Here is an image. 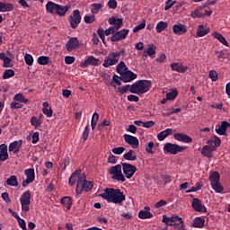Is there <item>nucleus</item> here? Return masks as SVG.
Instances as JSON below:
<instances>
[{
	"label": "nucleus",
	"mask_w": 230,
	"mask_h": 230,
	"mask_svg": "<svg viewBox=\"0 0 230 230\" xmlns=\"http://www.w3.org/2000/svg\"><path fill=\"white\" fill-rule=\"evenodd\" d=\"M187 149L185 146H180L172 143H166L164 146V154L176 155L177 154L183 153Z\"/></svg>",
	"instance_id": "nucleus-6"
},
{
	"label": "nucleus",
	"mask_w": 230,
	"mask_h": 230,
	"mask_svg": "<svg viewBox=\"0 0 230 230\" xmlns=\"http://www.w3.org/2000/svg\"><path fill=\"white\" fill-rule=\"evenodd\" d=\"M130 89H131V85L130 84H126L124 86L118 87V92L121 95H123V94H126V93H128V90L130 91Z\"/></svg>",
	"instance_id": "nucleus-51"
},
{
	"label": "nucleus",
	"mask_w": 230,
	"mask_h": 230,
	"mask_svg": "<svg viewBox=\"0 0 230 230\" xmlns=\"http://www.w3.org/2000/svg\"><path fill=\"white\" fill-rule=\"evenodd\" d=\"M217 148L215 146H204L201 149V155L208 157L212 158L213 157V151H216Z\"/></svg>",
	"instance_id": "nucleus-24"
},
{
	"label": "nucleus",
	"mask_w": 230,
	"mask_h": 230,
	"mask_svg": "<svg viewBox=\"0 0 230 230\" xmlns=\"http://www.w3.org/2000/svg\"><path fill=\"white\" fill-rule=\"evenodd\" d=\"M24 173L27 176V179L22 181V186L27 187L29 184L32 183L35 180V169L34 168L25 169Z\"/></svg>",
	"instance_id": "nucleus-12"
},
{
	"label": "nucleus",
	"mask_w": 230,
	"mask_h": 230,
	"mask_svg": "<svg viewBox=\"0 0 230 230\" xmlns=\"http://www.w3.org/2000/svg\"><path fill=\"white\" fill-rule=\"evenodd\" d=\"M68 21L72 30H75L79 26V24L82 22V15L79 9H75V11H73Z\"/></svg>",
	"instance_id": "nucleus-10"
},
{
	"label": "nucleus",
	"mask_w": 230,
	"mask_h": 230,
	"mask_svg": "<svg viewBox=\"0 0 230 230\" xmlns=\"http://www.w3.org/2000/svg\"><path fill=\"white\" fill-rule=\"evenodd\" d=\"M38 63L40 66H48V64H49V58L47 56H40L38 58Z\"/></svg>",
	"instance_id": "nucleus-47"
},
{
	"label": "nucleus",
	"mask_w": 230,
	"mask_h": 230,
	"mask_svg": "<svg viewBox=\"0 0 230 230\" xmlns=\"http://www.w3.org/2000/svg\"><path fill=\"white\" fill-rule=\"evenodd\" d=\"M79 173H80V172L75 171V172L71 174V176H70V178H69V180H68V184H69L70 186H75V185L76 180H79V177L81 176V174H79Z\"/></svg>",
	"instance_id": "nucleus-36"
},
{
	"label": "nucleus",
	"mask_w": 230,
	"mask_h": 230,
	"mask_svg": "<svg viewBox=\"0 0 230 230\" xmlns=\"http://www.w3.org/2000/svg\"><path fill=\"white\" fill-rule=\"evenodd\" d=\"M166 96L168 100H173L178 96V91L172 90V92L168 93Z\"/></svg>",
	"instance_id": "nucleus-57"
},
{
	"label": "nucleus",
	"mask_w": 230,
	"mask_h": 230,
	"mask_svg": "<svg viewBox=\"0 0 230 230\" xmlns=\"http://www.w3.org/2000/svg\"><path fill=\"white\" fill-rule=\"evenodd\" d=\"M152 88L151 80H137L135 84L130 85L129 92L132 94L143 95L145 93H147Z\"/></svg>",
	"instance_id": "nucleus-2"
},
{
	"label": "nucleus",
	"mask_w": 230,
	"mask_h": 230,
	"mask_svg": "<svg viewBox=\"0 0 230 230\" xmlns=\"http://www.w3.org/2000/svg\"><path fill=\"white\" fill-rule=\"evenodd\" d=\"M19 144H20V140L10 143L8 146L9 153H13L14 150L18 147Z\"/></svg>",
	"instance_id": "nucleus-52"
},
{
	"label": "nucleus",
	"mask_w": 230,
	"mask_h": 230,
	"mask_svg": "<svg viewBox=\"0 0 230 230\" xmlns=\"http://www.w3.org/2000/svg\"><path fill=\"white\" fill-rule=\"evenodd\" d=\"M228 128H230V123L228 121H222L216 128V133L219 136H226Z\"/></svg>",
	"instance_id": "nucleus-20"
},
{
	"label": "nucleus",
	"mask_w": 230,
	"mask_h": 230,
	"mask_svg": "<svg viewBox=\"0 0 230 230\" xmlns=\"http://www.w3.org/2000/svg\"><path fill=\"white\" fill-rule=\"evenodd\" d=\"M20 204L22 206V211L29 212L30 205L31 204V191L30 190L22 193L20 197Z\"/></svg>",
	"instance_id": "nucleus-8"
},
{
	"label": "nucleus",
	"mask_w": 230,
	"mask_h": 230,
	"mask_svg": "<svg viewBox=\"0 0 230 230\" xmlns=\"http://www.w3.org/2000/svg\"><path fill=\"white\" fill-rule=\"evenodd\" d=\"M42 106V112L45 116H47V118H51L53 115V110L49 107V102H44Z\"/></svg>",
	"instance_id": "nucleus-31"
},
{
	"label": "nucleus",
	"mask_w": 230,
	"mask_h": 230,
	"mask_svg": "<svg viewBox=\"0 0 230 230\" xmlns=\"http://www.w3.org/2000/svg\"><path fill=\"white\" fill-rule=\"evenodd\" d=\"M23 105L21 104L19 102H11V109L12 110H21L22 109Z\"/></svg>",
	"instance_id": "nucleus-59"
},
{
	"label": "nucleus",
	"mask_w": 230,
	"mask_h": 230,
	"mask_svg": "<svg viewBox=\"0 0 230 230\" xmlns=\"http://www.w3.org/2000/svg\"><path fill=\"white\" fill-rule=\"evenodd\" d=\"M78 47H80V40L76 37H71L66 44V49L67 52H73Z\"/></svg>",
	"instance_id": "nucleus-15"
},
{
	"label": "nucleus",
	"mask_w": 230,
	"mask_h": 230,
	"mask_svg": "<svg viewBox=\"0 0 230 230\" xmlns=\"http://www.w3.org/2000/svg\"><path fill=\"white\" fill-rule=\"evenodd\" d=\"M205 218L201 217H197L192 222V227L194 228H203L205 226Z\"/></svg>",
	"instance_id": "nucleus-30"
},
{
	"label": "nucleus",
	"mask_w": 230,
	"mask_h": 230,
	"mask_svg": "<svg viewBox=\"0 0 230 230\" xmlns=\"http://www.w3.org/2000/svg\"><path fill=\"white\" fill-rule=\"evenodd\" d=\"M108 5L110 9H117L118 2L116 0H109Z\"/></svg>",
	"instance_id": "nucleus-63"
},
{
	"label": "nucleus",
	"mask_w": 230,
	"mask_h": 230,
	"mask_svg": "<svg viewBox=\"0 0 230 230\" xmlns=\"http://www.w3.org/2000/svg\"><path fill=\"white\" fill-rule=\"evenodd\" d=\"M100 197L108 202L113 204L121 205L126 200V196L119 189L106 188L103 190V193L100 194Z\"/></svg>",
	"instance_id": "nucleus-1"
},
{
	"label": "nucleus",
	"mask_w": 230,
	"mask_h": 230,
	"mask_svg": "<svg viewBox=\"0 0 230 230\" xmlns=\"http://www.w3.org/2000/svg\"><path fill=\"white\" fill-rule=\"evenodd\" d=\"M70 8H71L70 4L61 5L57 4L56 14L63 17L66 15V13L69 11Z\"/></svg>",
	"instance_id": "nucleus-27"
},
{
	"label": "nucleus",
	"mask_w": 230,
	"mask_h": 230,
	"mask_svg": "<svg viewBox=\"0 0 230 230\" xmlns=\"http://www.w3.org/2000/svg\"><path fill=\"white\" fill-rule=\"evenodd\" d=\"M15 75V71L12 69H7L3 73V80H8V78H11Z\"/></svg>",
	"instance_id": "nucleus-46"
},
{
	"label": "nucleus",
	"mask_w": 230,
	"mask_h": 230,
	"mask_svg": "<svg viewBox=\"0 0 230 230\" xmlns=\"http://www.w3.org/2000/svg\"><path fill=\"white\" fill-rule=\"evenodd\" d=\"M209 77L211 78L212 82H217L218 78L217 71L211 70L209 72Z\"/></svg>",
	"instance_id": "nucleus-62"
},
{
	"label": "nucleus",
	"mask_w": 230,
	"mask_h": 230,
	"mask_svg": "<svg viewBox=\"0 0 230 230\" xmlns=\"http://www.w3.org/2000/svg\"><path fill=\"white\" fill-rule=\"evenodd\" d=\"M168 28V22L160 21L159 22L156 23L155 31L157 33H162Z\"/></svg>",
	"instance_id": "nucleus-37"
},
{
	"label": "nucleus",
	"mask_w": 230,
	"mask_h": 230,
	"mask_svg": "<svg viewBox=\"0 0 230 230\" xmlns=\"http://www.w3.org/2000/svg\"><path fill=\"white\" fill-rule=\"evenodd\" d=\"M95 21V15H84V23L86 24H92Z\"/></svg>",
	"instance_id": "nucleus-55"
},
{
	"label": "nucleus",
	"mask_w": 230,
	"mask_h": 230,
	"mask_svg": "<svg viewBox=\"0 0 230 230\" xmlns=\"http://www.w3.org/2000/svg\"><path fill=\"white\" fill-rule=\"evenodd\" d=\"M123 158L126 159V161H130V162L137 161V153L134 150H129L128 153H125L123 155Z\"/></svg>",
	"instance_id": "nucleus-33"
},
{
	"label": "nucleus",
	"mask_w": 230,
	"mask_h": 230,
	"mask_svg": "<svg viewBox=\"0 0 230 230\" xmlns=\"http://www.w3.org/2000/svg\"><path fill=\"white\" fill-rule=\"evenodd\" d=\"M145 53H146L151 58H155L156 48L155 45L150 44L148 45L147 50H145Z\"/></svg>",
	"instance_id": "nucleus-41"
},
{
	"label": "nucleus",
	"mask_w": 230,
	"mask_h": 230,
	"mask_svg": "<svg viewBox=\"0 0 230 230\" xmlns=\"http://www.w3.org/2000/svg\"><path fill=\"white\" fill-rule=\"evenodd\" d=\"M0 60L4 62V67H12V58L6 57L4 52L0 53Z\"/></svg>",
	"instance_id": "nucleus-35"
},
{
	"label": "nucleus",
	"mask_w": 230,
	"mask_h": 230,
	"mask_svg": "<svg viewBox=\"0 0 230 230\" xmlns=\"http://www.w3.org/2000/svg\"><path fill=\"white\" fill-rule=\"evenodd\" d=\"M109 172L110 175H112L111 179L120 181L121 182L126 181L125 175L122 173V166L120 164H116L114 166L110 167Z\"/></svg>",
	"instance_id": "nucleus-7"
},
{
	"label": "nucleus",
	"mask_w": 230,
	"mask_h": 230,
	"mask_svg": "<svg viewBox=\"0 0 230 230\" xmlns=\"http://www.w3.org/2000/svg\"><path fill=\"white\" fill-rule=\"evenodd\" d=\"M14 9V5L10 3L0 2V12L6 13L12 12Z\"/></svg>",
	"instance_id": "nucleus-29"
},
{
	"label": "nucleus",
	"mask_w": 230,
	"mask_h": 230,
	"mask_svg": "<svg viewBox=\"0 0 230 230\" xmlns=\"http://www.w3.org/2000/svg\"><path fill=\"white\" fill-rule=\"evenodd\" d=\"M122 172L127 179H131L135 172L137 171V168L136 165L127 164V162H122Z\"/></svg>",
	"instance_id": "nucleus-11"
},
{
	"label": "nucleus",
	"mask_w": 230,
	"mask_h": 230,
	"mask_svg": "<svg viewBox=\"0 0 230 230\" xmlns=\"http://www.w3.org/2000/svg\"><path fill=\"white\" fill-rule=\"evenodd\" d=\"M90 134V124L87 123V126L84 128V130L83 131L82 138L84 141H87L89 138Z\"/></svg>",
	"instance_id": "nucleus-48"
},
{
	"label": "nucleus",
	"mask_w": 230,
	"mask_h": 230,
	"mask_svg": "<svg viewBox=\"0 0 230 230\" xmlns=\"http://www.w3.org/2000/svg\"><path fill=\"white\" fill-rule=\"evenodd\" d=\"M6 184L8 186H13V187H18L19 186V181L16 175H11L7 180H6Z\"/></svg>",
	"instance_id": "nucleus-38"
},
{
	"label": "nucleus",
	"mask_w": 230,
	"mask_h": 230,
	"mask_svg": "<svg viewBox=\"0 0 230 230\" xmlns=\"http://www.w3.org/2000/svg\"><path fill=\"white\" fill-rule=\"evenodd\" d=\"M171 68L179 74H185L189 69L188 66H184L182 63H172L171 64Z\"/></svg>",
	"instance_id": "nucleus-21"
},
{
	"label": "nucleus",
	"mask_w": 230,
	"mask_h": 230,
	"mask_svg": "<svg viewBox=\"0 0 230 230\" xmlns=\"http://www.w3.org/2000/svg\"><path fill=\"white\" fill-rule=\"evenodd\" d=\"M212 35L215 39L219 40L221 44L225 45L226 47L229 46L228 41L226 40V37H224L221 33L214 32Z\"/></svg>",
	"instance_id": "nucleus-39"
},
{
	"label": "nucleus",
	"mask_w": 230,
	"mask_h": 230,
	"mask_svg": "<svg viewBox=\"0 0 230 230\" xmlns=\"http://www.w3.org/2000/svg\"><path fill=\"white\" fill-rule=\"evenodd\" d=\"M221 175L218 172H213L209 175V181L211 182L212 190H215L217 193H222L224 191V187L220 182Z\"/></svg>",
	"instance_id": "nucleus-5"
},
{
	"label": "nucleus",
	"mask_w": 230,
	"mask_h": 230,
	"mask_svg": "<svg viewBox=\"0 0 230 230\" xmlns=\"http://www.w3.org/2000/svg\"><path fill=\"white\" fill-rule=\"evenodd\" d=\"M108 22L110 25H113L116 31H119V28L123 25V20L119 18L117 19L115 16H111V18L108 20Z\"/></svg>",
	"instance_id": "nucleus-22"
},
{
	"label": "nucleus",
	"mask_w": 230,
	"mask_h": 230,
	"mask_svg": "<svg viewBox=\"0 0 230 230\" xmlns=\"http://www.w3.org/2000/svg\"><path fill=\"white\" fill-rule=\"evenodd\" d=\"M123 138L124 141L133 148H137L139 146V139L137 137L125 134L123 135Z\"/></svg>",
	"instance_id": "nucleus-18"
},
{
	"label": "nucleus",
	"mask_w": 230,
	"mask_h": 230,
	"mask_svg": "<svg viewBox=\"0 0 230 230\" xmlns=\"http://www.w3.org/2000/svg\"><path fill=\"white\" fill-rule=\"evenodd\" d=\"M99 62H100V59L99 58H94L93 56H90L88 57L84 62H82L80 64V66L82 68H86L88 67L89 66H99Z\"/></svg>",
	"instance_id": "nucleus-17"
},
{
	"label": "nucleus",
	"mask_w": 230,
	"mask_h": 230,
	"mask_svg": "<svg viewBox=\"0 0 230 230\" xmlns=\"http://www.w3.org/2000/svg\"><path fill=\"white\" fill-rule=\"evenodd\" d=\"M145 27H146V21L143 20L142 22H140L137 26H135V27H134L133 32H134V33H137V32H138L139 31L144 30Z\"/></svg>",
	"instance_id": "nucleus-53"
},
{
	"label": "nucleus",
	"mask_w": 230,
	"mask_h": 230,
	"mask_svg": "<svg viewBox=\"0 0 230 230\" xmlns=\"http://www.w3.org/2000/svg\"><path fill=\"white\" fill-rule=\"evenodd\" d=\"M24 60H25V63L27 64V66H33L34 58L31 55L26 54L24 56Z\"/></svg>",
	"instance_id": "nucleus-50"
},
{
	"label": "nucleus",
	"mask_w": 230,
	"mask_h": 230,
	"mask_svg": "<svg viewBox=\"0 0 230 230\" xmlns=\"http://www.w3.org/2000/svg\"><path fill=\"white\" fill-rule=\"evenodd\" d=\"M154 146H155V143L154 142H149L147 144V146H146V153L153 155L154 154V151H153Z\"/></svg>",
	"instance_id": "nucleus-58"
},
{
	"label": "nucleus",
	"mask_w": 230,
	"mask_h": 230,
	"mask_svg": "<svg viewBox=\"0 0 230 230\" xmlns=\"http://www.w3.org/2000/svg\"><path fill=\"white\" fill-rule=\"evenodd\" d=\"M128 32H129L128 29H122L120 31H116L115 33L111 35V40L113 42H117L122 40H126Z\"/></svg>",
	"instance_id": "nucleus-13"
},
{
	"label": "nucleus",
	"mask_w": 230,
	"mask_h": 230,
	"mask_svg": "<svg viewBox=\"0 0 230 230\" xmlns=\"http://www.w3.org/2000/svg\"><path fill=\"white\" fill-rule=\"evenodd\" d=\"M31 126L38 128L41 125V120L38 119L36 116H33V117H31Z\"/></svg>",
	"instance_id": "nucleus-54"
},
{
	"label": "nucleus",
	"mask_w": 230,
	"mask_h": 230,
	"mask_svg": "<svg viewBox=\"0 0 230 230\" xmlns=\"http://www.w3.org/2000/svg\"><path fill=\"white\" fill-rule=\"evenodd\" d=\"M172 128H166L165 130L161 131L157 135V139L159 141H164L165 138H167V137L172 134Z\"/></svg>",
	"instance_id": "nucleus-32"
},
{
	"label": "nucleus",
	"mask_w": 230,
	"mask_h": 230,
	"mask_svg": "<svg viewBox=\"0 0 230 230\" xmlns=\"http://www.w3.org/2000/svg\"><path fill=\"white\" fill-rule=\"evenodd\" d=\"M192 208L196 212L207 213L208 209L205 205L202 204V201L199 198H193L192 199Z\"/></svg>",
	"instance_id": "nucleus-16"
},
{
	"label": "nucleus",
	"mask_w": 230,
	"mask_h": 230,
	"mask_svg": "<svg viewBox=\"0 0 230 230\" xmlns=\"http://www.w3.org/2000/svg\"><path fill=\"white\" fill-rule=\"evenodd\" d=\"M17 221L19 223L20 228H22V230H27V226L24 219L19 217Z\"/></svg>",
	"instance_id": "nucleus-64"
},
{
	"label": "nucleus",
	"mask_w": 230,
	"mask_h": 230,
	"mask_svg": "<svg viewBox=\"0 0 230 230\" xmlns=\"http://www.w3.org/2000/svg\"><path fill=\"white\" fill-rule=\"evenodd\" d=\"M91 13L95 15L96 13H99L101 10L102 9L103 5L102 4H91Z\"/></svg>",
	"instance_id": "nucleus-45"
},
{
	"label": "nucleus",
	"mask_w": 230,
	"mask_h": 230,
	"mask_svg": "<svg viewBox=\"0 0 230 230\" xmlns=\"http://www.w3.org/2000/svg\"><path fill=\"white\" fill-rule=\"evenodd\" d=\"M144 209L145 210H140L138 212V218H140V219L153 218V215H152L150 207H146Z\"/></svg>",
	"instance_id": "nucleus-25"
},
{
	"label": "nucleus",
	"mask_w": 230,
	"mask_h": 230,
	"mask_svg": "<svg viewBox=\"0 0 230 230\" xmlns=\"http://www.w3.org/2000/svg\"><path fill=\"white\" fill-rule=\"evenodd\" d=\"M137 78V74L130 70H126L124 73H121V75L119 76V80L125 84L130 83Z\"/></svg>",
	"instance_id": "nucleus-14"
},
{
	"label": "nucleus",
	"mask_w": 230,
	"mask_h": 230,
	"mask_svg": "<svg viewBox=\"0 0 230 230\" xmlns=\"http://www.w3.org/2000/svg\"><path fill=\"white\" fill-rule=\"evenodd\" d=\"M99 119H100V115L98 113L95 112L93 114L92 119H91V128L93 131H94Z\"/></svg>",
	"instance_id": "nucleus-44"
},
{
	"label": "nucleus",
	"mask_w": 230,
	"mask_h": 230,
	"mask_svg": "<svg viewBox=\"0 0 230 230\" xmlns=\"http://www.w3.org/2000/svg\"><path fill=\"white\" fill-rule=\"evenodd\" d=\"M173 138L176 141L186 143V144L191 143L193 140L192 137L183 134L182 132H177L176 134H174Z\"/></svg>",
	"instance_id": "nucleus-19"
},
{
	"label": "nucleus",
	"mask_w": 230,
	"mask_h": 230,
	"mask_svg": "<svg viewBox=\"0 0 230 230\" xmlns=\"http://www.w3.org/2000/svg\"><path fill=\"white\" fill-rule=\"evenodd\" d=\"M86 179H87V177L84 172L81 173L78 176L77 185H76V189H75L77 194H82L84 190L85 192H89L90 190H93V182L87 181Z\"/></svg>",
	"instance_id": "nucleus-3"
},
{
	"label": "nucleus",
	"mask_w": 230,
	"mask_h": 230,
	"mask_svg": "<svg viewBox=\"0 0 230 230\" xmlns=\"http://www.w3.org/2000/svg\"><path fill=\"white\" fill-rule=\"evenodd\" d=\"M14 102L27 104L29 102V100L25 99L22 93H16L14 94Z\"/></svg>",
	"instance_id": "nucleus-43"
},
{
	"label": "nucleus",
	"mask_w": 230,
	"mask_h": 230,
	"mask_svg": "<svg viewBox=\"0 0 230 230\" xmlns=\"http://www.w3.org/2000/svg\"><path fill=\"white\" fill-rule=\"evenodd\" d=\"M188 31V29L183 23L172 25V32L177 35H183Z\"/></svg>",
	"instance_id": "nucleus-23"
},
{
	"label": "nucleus",
	"mask_w": 230,
	"mask_h": 230,
	"mask_svg": "<svg viewBox=\"0 0 230 230\" xmlns=\"http://www.w3.org/2000/svg\"><path fill=\"white\" fill-rule=\"evenodd\" d=\"M60 203L64 206L66 211H69L73 205V199L69 196H65L61 199Z\"/></svg>",
	"instance_id": "nucleus-28"
},
{
	"label": "nucleus",
	"mask_w": 230,
	"mask_h": 230,
	"mask_svg": "<svg viewBox=\"0 0 230 230\" xmlns=\"http://www.w3.org/2000/svg\"><path fill=\"white\" fill-rule=\"evenodd\" d=\"M177 222H180V224H181V226H180V230H185L184 221L182 217L177 215H172L171 217H168L166 215L163 216L162 223H164V225L167 226H172V224Z\"/></svg>",
	"instance_id": "nucleus-9"
},
{
	"label": "nucleus",
	"mask_w": 230,
	"mask_h": 230,
	"mask_svg": "<svg viewBox=\"0 0 230 230\" xmlns=\"http://www.w3.org/2000/svg\"><path fill=\"white\" fill-rule=\"evenodd\" d=\"M125 53V49H122L119 51L110 52L108 57L104 59L102 66L108 68L110 66H116L119 62V58Z\"/></svg>",
	"instance_id": "nucleus-4"
},
{
	"label": "nucleus",
	"mask_w": 230,
	"mask_h": 230,
	"mask_svg": "<svg viewBox=\"0 0 230 230\" xmlns=\"http://www.w3.org/2000/svg\"><path fill=\"white\" fill-rule=\"evenodd\" d=\"M126 150V148H124V146H117L115 148H113L111 151L114 155H122L124 153V151Z\"/></svg>",
	"instance_id": "nucleus-56"
},
{
	"label": "nucleus",
	"mask_w": 230,
	"mask_h": 230,
	"mask_svg": "<svg viewBox=\"0 0 230 230\" xmlns=\"http://www.w3.org/2000/svg\"><path fill=\"white\" fill-rule=\"evenodd\" d=\"M9 158L8 147L5 144L0 145V161L5 162Z\"/></svg>",
	"instance_id": "nucleus-26"
},
{
	"label": "nucleus",
	"mask_w": 230,
	"mask_h": 230,
	"mask_svg": "<svg viewBox=\"0 0 230 230\" xmlns=\"http://www.w3.org/2000/svg\"><path fill=\"white\" fill-rule=\"evenodd\" d=\"M176 4V1L174 0H167L165 6H164V10L168 11L170 9H172V6H173Z\"/></svg>",
	"instance_id": "nucleus-60"
},
{
	"label": "nucleus",
	"mask_w": 230,
	"mask_h": 230,
	"mask_svg": "<svg viewBox=\"0 0 230 230\" xmlns=\"http://www.w3.org/2000/svg\"><path fill=\"white\" fill-rule=\"evenodd\" d=\"M127 69H128V66H127L126 63L121 61L116 66V73L120 75V76H121V74L126 72Z\"/></svg>",
	"instance_id": "nucleus-40"
},
{
	"label": "nucleus",
	"mask_w": 230,
	"mask_h": 230,
	"mask_svg": "<svg viewBox=\"0 0 230 230\" xmlns=\"http://www.w3.org/2000/svg\"><path fill=\"white\" fill-rule=\"evenodd\" d=\"M75 62V58L71 56L65 57V63L67 65L74 64Z\"/></svg>",
	"instance_id": "nucleus-61"
},
{
	"label": "nucleus",
	"mask_w": 230,
	"mask_h": 230,
	"mask_svg": "<svg viewBox=\"0 0 230 230\" xmlns=\"http://www.w3.org/2000/svg\"><path fill=\"white\" fill-rule=\"evenodd\" d=\"M57 7H58V4H56V2H53V1L47 2V5H46L47 13H57Z\"/></svg>",
	"instance_id": "nucleus-34"
},
{
	"label": "nucleus",
	"mask_w": 230,
	"mask_h": 230,
	"mask_svg": "<svg viewBox=\"0 0 230 230\" xmlns=\"http://www.w3.org/2000/svg\"><path fill=\"white\" fill-rule=\"evenodd\" d=\"M190 13V16L194 19L204 17V14L200 12V9L198 8L194 9V11H192Z\"/></svg>",
	"instance_id": "nucleus-49"
},
{
	"label": "nucleus",
	"mask_w": 230,
	"mask_h": 230,
	"mask_svg": "<svg viewBox=\"0 0 230 230\" xmlns=\"http://www.w3.org/2000/svg\"><path fill=\"white\" fill-rule=\"evenodd\" d=\"M209 33V29H204L203 25H199L197 30V35L199 38L205 37V35Z\"/></svg>",
	"instance_id": "nucleus-42"
}]
</instances>
